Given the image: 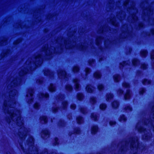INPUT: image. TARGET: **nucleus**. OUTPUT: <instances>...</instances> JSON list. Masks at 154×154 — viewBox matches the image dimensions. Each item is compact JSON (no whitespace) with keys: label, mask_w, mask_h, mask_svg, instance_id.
Returning <instances> with one entry per match:
<instances>
[{"label":"nucleus","mask_w":154,"mask_h":154,"mask_svg":"<svg viewBox=\"0 0 154 154\" xmlns=\"http://www.w3.org/2000/svg\"><path fill=\"white\" fill-rule=\"evenodd\" d=\"M150 83V81L147 79H145L143 81V83L145 85L149 84Z\"/></svg>","instance_id":"21"},{"label":"nucleus","mask_w":154,"mask_h":154,"mask_svg":"<svg viewBox=\"0 0 154 154\" xmlns=\"http://www.w3.org/2000/svg\"><path fill=\"white\" fill-rule=\"evenodd\" d=\"M39 105L38 103H36L35 104L34 106V107L35 109H38V108Z\"/></svg>","instance_id":"38"},{"label":"nucleus","mask_w":154,"mask_h":154,"mask_svg":"<svg viewBox=\"0 0 154 154\" xmlns=\"http://www.w3.org/2000/svg\"><path fill=\"white\" fill-rule=\"evenodd\" d=\"M26 71L25 70V71L22 70L20 72V75L21 76H22L24 74H26Z\"/></svg>","instance_id":"32"},{"label":"nucleus","mask_w":154,"mask_h":154,"mask_svg":"<svg viewBox=\"0 0 154 154\" xmlns=\"http://www.w3.org/2000/svg\"><path fill=\"white\" fill-rule=\"evenodd\" d=\"M139 61L137 59H134L132 61V63L134 65H136L139 63Z\"/></svg>","instance_id":"27"},{"label":"nucleus","mask_w":154,"mask_h":154,"mask_svg":"<svg viewBox=\"0 0 154 154\" xmlns=\"http://www.w3.org/2000/svg\"><path fill=\"white\" fill-rule=\"evenodd\" d=\"M152 67L153 68H154V63H153L152 65Z\"/></svg>","instance_id":"53"},{"label":"nucleus","mask_w":154,"mask_h":154,"mask_svg":"<svg viewBox=\"0 0 154 154\" xmlns=\"http://www.w3.org/2000/svg\"><path fill=\"white\" fill-rule=\"evenodd\" d=\"M98 130V128L97 126H93L91 128V133L93 134H95Z\"/></svg>","instance_id":"12"},{"label":"nucleus","mask_w":154,"mask_h":154,"mask_svg":"<svg viewBox=\"0 0 154 154\" xmlns=\"http://www.w3.org/2000/svg\"><path fill=\"white\" fill-rule=\"evenodd\" d=\"M122 86L124 87L125 88H128L129 87V84L126 82L122 84Z\"/></svg>","instance_id":"31"},{"label":"nucleus","mask_w":154,"mask_h":154,"mask_svg":"<svg viewBox=\"0 0 154 154\" xmlns=\"http://www.w3.org/2000/svg\"><path fill=\"white\" fill-rule=\"evenodd\" d=\"M83 97V95L81 94H78L77 98L79 100H81Z\"/></svg>","instance_id":"25"},{"label":"nucleus","mask_w":154,"mask_h":154,"mask_svg":"<svg viewBox=\"0 0 154 154\" xmlns=\"http://www.w3.org/2000/svg\"><path fill=\"white\" fill-rule=\"evenodd\" d=\"M27 131V130H26V129H25L24 130L22 134L21 133H20V134H19V135L20 137L21 138H23V136H25L27 134V133L26 132Z\"/></svg>","instance_id":"14"},{"label":"nucleus","mask_w":154,"mask_h":154,"mask_svg":"<svg viewBox=\"0 0 154 154\" xmlns=\"http://www.w3.org/2000/svg\"><path fill=\"white\" fill-rule=\"evenodd\" d=\"M35 64L37 65H40L42 63V58L40 55L37 56L35 57Z\"/></svg>","instance_id":"2"},{"label":"nucleus","mask_w":154,"mask_h":154,"mask_svg":"<svg viewBox=\"0 0 154 154\" xmlns=\"http://www.w3.org/2000/svg\"><path fill=\"white\" fill-rule=\"evenodd\" d=\"M20 79H15L11 83V87H15L16 86L20 85Z\"/></svg>","instance_id":"4"},{"label":"nucleus","mask_w":154,"mask_h":154,"mask_svg":"<svg viewBox=\"0 0 154 154\" xmlns=\"http://www.w3.org/2000/svg\"><path fill=\"white\" fill-rule=\"evenodd\" d=\"M91 117L94 120L96 121L97 120V116L95 114L93 113L91 115Z\"/></svg>","instance_id":"24"},{"label":"nucleus","mask_w":154,"mask_h":154,"mask_svg":"<svg viewBox=\"0 0 154 154\" xmlns=\"http://www.w3.org/2000/svg\"><path fill=\"white\" fill-rule=\"evenodd\" d=\"M33 92V90L31 89H29L28 90V94L27 95V97H30L29 99L31 101L32 100V96Z\"/></svg>","instance_id":"5"},{"label":"nucleus","mask_w":154,"mask_h":154,"mask_svg":"<svg viewBox=\"0 0 154 154\" xmlns=\"http://www.w3.org/2000/svg\"><path fill=\"white\" fill-rule=\"evenodd\" d=\"M122 93L123 91L121 90H119L118 91V94H122Z\"/></svg>","instance_id":"44"},{"label":"nucleus","mask_w":154,"mask_h":154,"mask_svg":"<svg viewBox=\"0 0 154 154\" xmlns=\"http://www.w3.org/2000/svg\"><path fill=\"white\" fill-rule=\"evenodd\" d=\"M55 140L56 143L55 144V145L58 144V143L57 142V141L58 140V139L57 138H56L55 139Z\"/></svg>","instance_id":"45"},{"label":"nucleus","mask_w":154,"mask_h":154,"mask_svg":"<svg viewBox=\"0 0 154 154\" xmlns=\"http://www.w3.org/2000/svg\"><path fill=\"white\" fill-rule=\"evenodd\" d=\"M126 110H129L130 111L132 110V108H131L129 106H127L125 108Z\"/></svg>","instance_id":"34"},{"label":"nucleus","mask_w":154,"mask_h":154,"mask_svg":"<svg viewBox=\"0 0 154 154\" xmlns=\"http://www.w3.org/2000/svg\"><path fill=\"white\" fill-rule=\"evenodd\" d=\"M146 64H143L141 65V68L143 69H145L146 68Z\"/></svg>","instance_id":"37"},{"label":"nucleus","mask_w":154,"mask_h":154,"mask_svg":"<svg viewBox=\"0 0 154 154\" xmlns=\"http://www.w3.org/2000/svg\"><path fill=\"white\" fill-rule=\"evenodd\" d=\"M137 144H138V143L137 142Z\"/></svg>","instance_id":"55"},{"label":"nucleus","mask_w":154,"mask_h":154,"mask_svg":"<svg viewBox=\"0 0 154 154\" xmlns=\"http://www.w3.org/2000/svg\"><path fill=\"white\" fill-rule=\"evenodd\" d=\"M29 60H27L26 62V64H28V63H29Z\"/></svg>","instance_id":"51"},{"label":"nucleus","mask_w":154,"mask_h":154,"mask_svg":"<svg viewBox=\"0 0 154 154\" xmlns=\"http://www.w3.org/2000/svg\"><path fill=\"white\" fill-rule=\"evenodd\" d=\"M74 82L75 83V88L76 90H79V81L77 79H75L74 80Z\"/></svg>","instance_id":"7"},{"label":"nucleus","mask_w":154,"mask_h":154,"mask_svg":"<svg viewBox=\"0 0 154 154\" xmlns=\"http://www.w3.org/2000/svg\"><path fill=\"white\" fill-rule=\"evenodd\" d=\"M58 72V76L60 79L64 78L66 77V73L64 71L60 70Z\"/></svg>","instance_id":"3"},{"label":"nucleus","mask_w":154,"mask_h":154,"mask_svg":"<svg viewBox=\"0 0 154 154\" xmlns=\"http://www.w3.org/2000/svg\"><path fill=\"white\" fill-rule=\"evenodd\" d=\"M79 70V67L77 66H75L73 67V70L74 72H76L78 71Z\"/></svg>","instance_id":"30"},{"label":"nucleus","mask_w":154,"mask_h":154,"mask_svg":"<svg viewBox=\"0 0 154 154\" xmlns=\"http://www.w3.org/2000/svg\"><path fill=\"white\" fill-rule=\"evenodd\" d=\"M44 73L45 75H52V73L50 72L49 70L47 69L44 71Z\"/></svg>","instance_id":"13"},{"label":"nucleus","mask_w":154,"mask_h":154,"mask_svg":"<svg viewBox=\"0 0 154 154\" xmlns=\"http://www.w3.org/2000/svg\"><path fill=\"white\" fill-rule=\"evenodd\" d=\"M119 120L121 122L122 121H125L126 120V118L124 116H122L120 117Z\"/></svg>","instance_id":"26"},{"label":"nucleus","mask_w":154,"mask_h":154,"mask_svg":"<svg viewBox=\"0 0 154 154\" xmlns=\"http://www.w3.org/2000/svg\"><path fill=\"white\" fill-rule=\"evenodd\" d=\"M91 103H94L95 102V99L94 97H92L91 98Z\"/></svg>","instance_id":"36"},{"label":"nucleus","mask_w":154,"mask_h":154,"mask_svg":"<svg viewBox=\"0 0 154 154\" xmlns=\"http://www.w3.org/2000/svg\"><path fill=\"white\" fill-rule=\"evenodd\" d=\"M114 80L116 82H118L120 79V77L118 75H115L114 76Z\"/></svg>","instance_id":"19"},{"label":"nucleus","mask_w":154,"mask_h":154,"mask_svg":"<svg viewBox=\"0 0 154 154\" xmlns=\"http://www.w3.org/2000/svg\"><path fill=\"white\" fill-rule=\"evenodd\" d=\"M63 97L64 96L63 95H60V96L59 97H58V99H62L63 98Z\"/></svg>","instance_id":"46"},{"label":"nucleus","mask_w":154,"mask_h":154,"mask_svg":"<svg viewBox=\"0 0 154 154\" xmlns=\"http://www.w3.org/2000/svg\"><path fill=\"white\" fill-rule=\"evenodd\" d=\"M85 110V109L84 108H82L81 109V111L82 112L84 113H85V112H84V111Z\"/></svg>","instance_id":"47"},{"label":"nucleus","mask_w":154,"mask_h":154,"mask_svg":"<svg viewBox=\"0 0 154 154\" xmlns=\"http://www.w3.org/2000/svg\"><path fill=\"white\" fill-rule=\"evenodd\" d=\"M86 90L89 93L92 92L94 90V88L91 85H88L86 87Z\"/></svg>","instance_id":"8"},{"label":"nucleus","mask_w":154,"mask_h":154,"mask_svg":"<svg viewBox=\"0 0 154 154\" xmlns=\"http://www.w3.org/2000/svg\"><path fill=\"white\" fill-rule=\"evenodd\" d=\"M98 89L99 90H101L103 88V86L102 85L100 84L99 85L98 87Z\"/></svg>","instance_id":"35"},{"label":"nucleus","mask_w":154,"mask_h":154,"mask_svg":"<svg viewBox=\"0 0 154 154\" xmlns=\"http://www.w3.org/2000/svg\"><path fill=\"white\" fill-rule=\"evenodd\" d=\"M106 107V106L105 104H102L100 106V108L101 109H104Z\"/></svg>","instance_id":"29"},{"label":"nucleus","mask_w":154,"mask_h":154,"mask_svg":"<svg viewBox=\"0 0 154 154\" xmlns=\"http://www.w3.org/2000/svg\"><path fill=\"white\" fill-rule=\"evenodd\" d=\"M147 54V52L146 50H143L141 52V55L142 57H145Z\"/></svg>","instance_id":"20"},{"label":"nucleus","mask_w":154,"mask_h":154,"mask_svg":"<svg viewBox=\"0 0 154 154\" xmlns=\"http://www.w3.org/2000/svg\"><path fill=\"white\" fill-rule=\"evenodd\" d=\"M86 72L87 74L89 73L90 71V70L89 68H86L85 69Z\"/></svg>","instance_id":"41"},{"label":"nucleus","mask_w":154,"mask_h":154,"mask_svg":"<svg viewBox=\"0 0 154 154\" xmlns=\"http://www.w3.org/2000/svg\"><path fill=\"white\" fill-rule=\"evenodd\" d=\"M43 51L45 52V53L47 54H48V51H50L48 49V46H47V48H45L43 49Z\"/></svg>","instance_id":"33"},{"label":"nucleus","mask_w":154,"mask_h":154,"mask_svg":"<svg viewBox=\"0 0 154 154\" xmlns=\"http://www.w3.org/2000/svg\"><path fill=\"white\" fill-rule=\"evenodd\" d=\"M119 103L116 101H114L112 103V106L114 108H116L119 106Z\"/></svg>","instance_id":"18"},{"label":"nucleus","mask_w":154,"mask_h":154,"mask_svg":"<svg viewBox=\"0 0 154 154\" xmlns=\"http://www.w3.org/2000/svg\"><path fill=\"white\" fill-rule=\"evenodd\" d=\"M116 122L114 121H111L109 122V124L111 125H113L115 124Z\"/></svg>","instance_id":"42"},{"label":"nucleus","mask_w":154,"mask_h":154,"mask_svg":"<svg viewBox=\"0 0 154 154\" xmlns=\"http://www.w3.org/2000/svg\"><path fill=\"white\" fill-rule=\"evenodd\" d=\"M40 98H47L48 97V94H43L41 93L40 94Z\"/></svg>","instance_id":"23"},{"label":"nucleus","mask_w":154,"mask_h":154,"mask_svg":"<svg viewBox=\"0 0 154 154\" xmlns=\"http://www.w3.org/2000/svg\"><path fill=\"white\" fill-rule=\"evenodd\" d=\"M55 109V108L53 109V111H54V112H56V110H57V108H56V109Z\"/></svg>","instance_id":"50"},{"label":"nucleus","mask_w":154,"mask_h":154,"mask_svg":"<svg viewBox=\"0 0 154 154\" xmlns=\"http://www.w3.org/2000/svg\"><path fill=\"white\" fill-rule=\"evenodd\" d=\"M135 143H135L134 142L133 144H131V147H136L135 146V145L134 146V144H135Z\"/></svg>","instance_id":"48"},{"label":"nucleus","mask_w":154,"mask_h":154,"mask_svg":"<svg viewBox=\"0 0 154 154\" xmlns=\"http://www.w3.org/2000/svg\"><path fill=\"white\" fill-rule=\"evenodd\" d=\"M40 120L41 123H45L47 122V118L45 116H42L41 117Z\"/></svg>","instance_id":"10"},{"label":"nucleus","mask_w":154,"mask_h":154,"mask_svg":"<svg viewBox=\"0 0 154 154\" xmlns=\"http://www.w3.org/2000/svg\"><path fill=\"white\" fill-rule=\"evenodd\" d=\"M144 91L145 89H142L141 91H140V92L142 94L144 92Z\"/></svg>","instance_id":"49"},{"label":"nucleus","mask_w":154,"mask_h":154,"mask_svg":"<svg viewBox=\"0 0 154 154\" xmlns=\"http://www.w3.org/2000/svg\"><path fill=\"white\" fill-rule=\"evenodd\" d=\"M15 105L14 103L13 106L11 105L9 106H7L6 102H5L4 104L5 110L6 111L10 116L11 119L17 123L18 126H21L23 125V120L20 118V111L15 110L14 111L9 112V109L14 107Z\"/></svg>","instance_id":"1"},{"label":"nucleus","mask_w":154,"mask_h":154,"mask_svg":"<svg viewBox=\"0 0 154 154\" xmlns=\"http://www.w3.org/2000/svg\"><path fill=\"white\" fill-rule=\"evenodd\" d=\"M75 104H72L71 106V108L73 109H75Z\"/></svg>","instance_id":"40"},{"label":"nucleus","mask_w":154,"mask_h":154,"mask_svg":"<svg viewBox=\"0 0 154 154\" xmlns=\"http://www.w3.org/2000/svg\"><path fill=\"white\" fill-rule=\"evenodd\" d=\"M113 97V95L111 94H108L106 95V100L107 101H108L109 100H111Z\"/></svg>","instance_id":"15"},{"label":"nucleus","mask_w":154,"mask_h":154,"mask_svg":"<svg viewBox=\"0 0 154 154\" xmlns=\"http://www.w3.org/2000/svg\"><path fill=\"white\" fill-rule=\"evenodd\" d=\"M77 120L78 123L79 124L82 123L83 122L82 118L81 117H77Z\"/></svg>","instance_id":"22"},{"label":"nucleus","mask_w":154,"mask_h":154,"mask_svg":"<svg viewBox=\"0 0 154 154\" xmlns=\"http://www.w3.org/2000/svg\"><path fill=\"white\" fill-rule=\"evenodd\" d=\"M131 96V94L130 91L129 90H127L126 93L125 95L124 98L126 100L130 98Z\"/></svg>","instance_id":"9"},{"label":"nucleus","mask_w":154,"mask_h":154,"mask_svg":"<svg viewBox=\"0 0 154 154\" xmlns=\"http://www.w3.org/2000/svg\"><path fill=\"white\" fill-rule=\"evenodd\" d=\"M42 137L45 138H46L49 137V132L47 130L43 131L42 133Z\"/></svg>","instance_id":"6"},{"label":"nucleus","mask_w":154,"mask_h":154,"mask_svg":"<svg viewBox=\"0 0 154 154\" xmlns=\"http://www.w3.org/2000/svg\"><path fill=\"white\" fill-rule=\"evenodd\" d=\"M24 128V127H21V130L22 129H23ZM20 130L21 131V130Z\"/></svg>","instance_id":"52"},{"label":"nucleus","mask_w":154,"mask_h":154,"mask_svg":"<svg viewBox=\"0 0 154 154\" xmlns=\"http://www.w3.org/2000/svg\"><path fill=\"white\" fill-rule=\"evenodd\" d=\"M151 58L152 60L154 59V51L152 52L151 54Z\"/></svg>","instance_id":"39"},{"label":"nucleus","mask_w":154,"mask_h":154,"mask_svg":"<svg viewBox=\"0 0 154 154\" xmlns=\"http://www.w3.org/2000/svg\"><path fill=\"white\" fill-rule=\"evenodd\" d=\"M9 86L8 87V88H9Z\"/></svg>","instance_id":"54"},{"label":"nucleus","mask_w":154,"mask_h":154,"mask_svg":"<svg viewBox=\"0 0 154 154\" xmlns=\"http://www.w3.org/2000/svg\"><path fill=\"white\" fill-rule=\"evenodd\" d=\"M34 140L32 137L30 136L28 141V144L29 145L32 146L33 144Z\"/></svg>","instance_id":"11"},{"label":"nucleus","mask_w":154,"mask_h":154,"mask_svg":"<svg viewBox=\"0 0 154 154\" xmlns=\"http://www.w3.org/2000/svg\"><path fill=\"white\" fill-rule=\"evenodd\" d=\"M67 105V103L66 102H64L63 103V106L64 108Z\"/></svg>","instance_id":"43"},{"label":"nucleus","mask_w":154,"mask_h":154,"mask_svg":"<svg viewBox=\"0 0 154 154\" xmlns=\"http://www.w3.org/2000/svg\"><path fill=\"white\" fill-rule=\"evenodd\" d=\"M66 89L67 90L70 91L72 90V88L69 85H67L66 86Z\"/></svg>","instance_id":"28"},{"label":"nucleus","mask_w":154,"mask_h":154,"mask_svg":"<svg viewBox=\"0 0 154 154\" xmlns=\"http://www.w3.org/2000/svg\"><path fill=\"white\" fill-rule=\"evenodd\" d=\"M55 87L54 85L52 84H51L50 86L49 87V89L50 91L53 92L55 90Z\"/></svg>","instance_id":"16"},{"label":"nucleus","mask_w":154,"mask_h":154,"mask_svg":"<svg viewBox=\"0 0 154 154\" xmlns=\"http://www.w3.org/2000/svg\"><path fill=\"white\" fill-rule=\"evenodd\" d=\"M94 76L96 78H99L100 77L101 75L99 71H97L94 73Z\"/></svg>","instance_id":"17"}]
</instances>
